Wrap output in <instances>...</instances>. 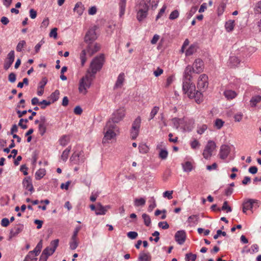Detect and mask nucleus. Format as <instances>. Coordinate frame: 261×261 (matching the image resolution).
Wrapping results in <instances>:
<instances>
[{
    "label": "nucleus",
    "instance_id": "11",
    "mask_svg": "<svg viewBox=\"0 0 261 261\" xmlns=\"http://www.w3.org/2000/svg\"><path fill=\"white\" fill-rule=\"evenodd\" d=\"M259 206L258 201L257 200L250 199L243 203V212L245 213L246 211L251 210L254 205Z\"/></svg>",
    "mask_w": 261,
    "mask_h": 261
},
{
    "label": "nucleus",
    "instance_id": "5",
    "mask_svg": "<svg viewBox=\"0 0 261 261\" xmlns=\"http://www.w3.org/2000/svg\"><path fill=\"white\" fill-rule=\"evenodd\" d=\"M104 63V55H100L94 58L90 64V69L92 74H95L98 71L101 69Z\"/></svg>",
    "mask_w": 261,
    "mask_h": 261
},
{
    "label": "nucleus",
    "instance_id": "10",
    "mask_svg": "<svg viewBox=\"0 0 261 261\" xmlns=\"http://www.w3.org/2000/svg\"><path fill=\"white\" fill-rule=\"evenodd\" d=\"M208 85V76L205 74H201L198 79L197 87L201 90L205 89Z\"/></svg>",
    "mask_w": 261,
    "mask_h": 261
},
{
    "label": "nucleus",
    "instance_id": "39",
    "mask_svg": "<svg viewBox=\"0 0 261 261\" xmlns=\"http://www.w3.org/2000/svg\"><path fill=\"white\" fill-rule=\"evenodd\" d=\"M142 217L143 219L145 225L147 226H149L151 223V219L149 216L146 214H143Z\"/></svg>",
    "mask_w": 261,
    "mask_h": 261
},
{
    "label": "nucleus",
    "instance_id": "21",
    "mask_svg": "<svg viewBox=\"0 0 261 261\" xmlns=\"http://www.w3.org/2000/svg\"><path fill=\"white\" fill-rule=\"evenodd\" d=\"M109 206H103L100 203H98L96 204V210L95 214L97 215H105L107 211V209L109 208Z\"/></svg>",
    "mask_w": 261,
    "mask_h": 261
},
{
    "label": "nucleus",
    "instance_id": "18",
    "mask_svg": "<svg viewBox=\"0 0 261 261\" xmlns=\"http://www.w3.org/2000/svg\"><path fill=\"white\" fill-rule=\"evenodd\" d=\"M230 148L228 145H222L220 147L219 155L221 159H225L229 154Z\"/></svg>",
    "mask_w": 261,
    "mask_h": 261
},
{
    "label": "nucleus",
    "instance_id": "61",
    "mask_svg": "<svg viewBox=\"0 0 261 261\" xmlns=\"http://www.w3.org/2000/svg\"><path fill=\"white\" fill-rule=\"evenodd\" d=\"M46 250H43L39 259V261H46L48 255L45 254Z\"/></svg>",
    "mask_w": 261,
    "mask_h": 261
},
{
    "label": "nucleus",
    "instance_id": "19",
    "mask_svg": "<svg viewBox=\"0 0 261 261\" xmlns=\"http://www.w3.org/2000/svg\"><path fill=\"white\" fill-rule=\"evenodd\" d=\"M22 185L23 188L26 190L30 191L31 193L34 192V190L32 185V180L30 177H25L23 180Z\"/></svg>",
    "mask_w": 261,
    "mask_h": 261
},
{
    "label": "nucleus",
    "instance_id": "43",
    "mask_svg": "<svg viewBox=\"0 0 261 261\" xmlns=\"http://www.w3.org/2000/svg\"><path fill=\"white\" fill-rule=\"evenodd\" d=\"M198 218L199 217L197 215H192L188 218V222L189 223H193L196 224L198 222Z\"/></svg>",
    "mask_w": 261,
    "mask_h": 261
},
{
    "label": "nucleus",
    "instance_id": "35",
    "mask_svg": "<svg viewBox=\"0 0 261 261\" xmlns=\"http://www.w3.org/2000/svg\"><path fill=\"white\" fill-rule=\"evenodd\" d=\"M37 258L35 255L33 254V252H29L26 256L24 261H36Z\"/></svg>",
    "mask_w": 261,
    "mask_h": 261
},
{
    "label": "nucleus",
    "instance_id": "1",
    "mask_svg": "<svg viewBox=\"0 0 261 261\" xmlns=\"http://www.w3.org/2000/svg\"><path fill=\"white\" fill-rule=\"evenodd\" d=\"M182 90L190 98H194L197 103H200L202 100V93L196 90L195 85L191 82H183Z\"/></svg>",
    "mask_w": 261,
    "mask_h": 261
},
{
    "label": "nucleus",
    "instance_id": "38",
    "mask_svg": "<svg viewBox=\"0 0 261 261\" xmlns=\"http://www.w3.org/2000/svg\"><path fill=\"white\" fill-rule=\"evenodd\" d=\"M193 168L191 162H186L184 165H183V169L186 172H190L192 171Z\"/></svg>",
    "mask_w": 261,
    "mask_h": 261
},
{
    "label": "nucleus",
    "instance_id": "48",
    "mask_svg": "<svg viewBox=\"0 0 261 261\" xmlns=\"http://www.w3.org/2000/svg\"><path fill=\"white\" fill-rule=\"evenodd\" d=\"M168 151L165 149H161L159 153V158L162 160H165L168 156Z\"/></svg>",
    "mask_w": 261,
    "mask_h": 261
},
{
    "label": "nucleus",
    "instance_id": "13",
    "mask_svg": "<svg viewBox=\"0 0 261 261\" xmlns=\"http://www.w3.org/2000/svg\"><path fill=\"white\" fill-rule=\"evenodd\" d=\"M100 48V46L97 43H89L87 47L88 55L91 57L94 54L98 51Z\"/></svg>",
    "mask_w": 261,
    "mask_h": 261
},
{
    "label": "nucleus",
    "instance_id": "25",
    "mask_svg": "<svg viewBox=\"0 0 261 261\" xmlns=\"http://www.w3.org/2000/svg\"><path fill=\"white\" fill-rule=\"evenodd\" d=\"M126 0H120L119 6L120 8L119 16L121 17L125 13Z\"/></svg>",
    "mask_w": 261,
    "mask_h": 261
},
{
    "label": "nucleus",
    "instance_id": "60",
    "mask_svg": "<svg viewBox=\"0 0 261 261\" xmlns=\"http://www.w3.org/2000/svg\"><path fill=\"white\" fill-rule=\"evenodd\" d=\"M225 8V5L224 3H221L218 8V13L220 15L222 14Z\"/></svg>",
    "mask_w": 261,
    "mask_h": 261
},
{
    "label": "nucleus",
    "instance_id": "40",
    "mask_svg": "<svg viewBox=\"0 0 261 261\" xmlns=\"http://www.w3.org/2000/svg\"><path fill=\"white\" fill-rule=\"evenodd\" d=\"M159 110V107L155 106L153 108V109L151 110V112L150 113V118L149 119V120L152 119L154 117V116L158 113Z\"/></svg>",
    "mask_w": 261,
    "mask_h": 261
},
{
    "label": "nucleus",
    "instance_id": "51",
    "mask_svg": "<svg viewBox=\"0 0 261 261\" xmlns=\"http://www.w3.org/2000/svg\"><path fill=\"white\" fill-rule=\"evenodd\" d=\"M181 121V119L177 118H174L172 119V121L173 123L174 127H175L176 129H177L179 127L180 122Z\"/></svg>",
    "mask_w": 261,
    "mask_h": 261
},
{
    "label": "nucleus",
    "instance_id": "37",
    "mask_svg": "<svg viewBox=\"0 0 261 261\" xmlns=\"http://www.w3.org/2000/svg\"><path fill=\"white\" fill-rule=\"evenodd\" d=\"M230 63L232 64V66H237L240 62V59L235 56H232L230 58Z\"/></svg>",
    "mask_w": 261,
    "mask_h": 261
},
{
    "label": "nucleus",
    "instance_id": "55",
    "mask_svg": "<svg viewBox=\"0 0 261 261\" xmlns=\"http://www.w3.org/2000/svg\"><path fill=\"white\" fill-rule=\"evenodd\" d=\"M150 202H151V203L149 204L148 206V210L149 212H151L153 210V208H154L156 207V204L155 203V200L153 198H152L151 201H150Z\"/></svg>",
    "mask_w": 261,
    "mask_h": 261
},
{
    "label": "nucleus",
    "instance_id": "56",
    "mask_svg": "<svg viewBox=\"0 0 261 261\" xmlns=\"http://www.w3.org/2000/svg\"><path fill=\"white\" fill-rule=\"evenodd\" d=\"M51 103V102L50 101L43 100L40 102L39 105H41V108L42 109H44L46 106H49Z\"/></svg>",
    "mask_w": 261,
    "mask_h": 261
},
{
    "label": "nucleus",
    "instance_id": "36",
    "mask_svg": "<svg viewBox=\"0 0 261 261\" xmlns=\"http://www.w3.org/2000/svg\"><path fill=\"white\" fill-rule=\"evenodd\" d=\"M70 149L71 147H68L63 152L61 155V159L63 161H66L67 160Z\"/></svg>",
    "mask_w": 261,
    "mask_h": 261
},
{
    "label": "nucleus",
    "instance_id": "29",
    "mask_svg": "<svg viewBox=\"0 0 261 261\" xmlns=\"http://www.w3.org/2000/svg\"><path fill=\"white\" fill-rule=\"evenodd\" d=\"M42 247V242L41 240L37 245L35 249L31 251V252H33V254L35 255V256H37L39 253L40 252L41 249Z\"/></svg>",
    "mask_w": 261,
    "mask_h": 261
},
{
    "label": "nucleus",
    "instance_id": "46",
    "mask_svg": "<svg viewBox=\"0 0 261 261\" xmlns=\"http://www.w3.org/2000/svg\"><path fill=\"white\" fill-rule=\"evenodd\" d=\"M224 122L220 119H217L215 120L214 125L217 129H220L224 124Z\"/></svg>",
    "mask_w": 261,
    "mask_h": 261
},
{
    "label": "nucleus",
    "instance_id": "16",
    "mask_svg": "<svg viewBox=\"0 0 261 261\" xmlns=\"http://www.w3.org/2000/svg\"><path fill=\"white\" fill-rule=\"evenodd\" d=\"M194 71L197 73H200L203 71L204 64L202 60L197 59L193 63Z\"/></svg>",
    "mask_w": 261,
    "mask_h": 261
},
{
    "label": "nucleus",
    "instance_id": "47",
    "mask_svg": "<svg viewBox=\"0 0 261 261\" xmlns=\"http://www.w3.org/2000/svg\"><path fill=\"white\" fill-rule=\"evenodd\" d=\"M46 130V125L45 124H39V132L41 136H43Z\"/></svg>",
    "mask_w": 261,
    "mask_h": 261
},
{
    "label": "nucleus",
    "instance_id": "27",
    "mask_svg": "<svg viewBox=\"0 0 261 261\" xmlns=\"http://www.w3.org/2000/svg\"><path fill=\"white\" fill-rule=\"evenodd\" d=\"M79 244V239L77 237L74 238L73 237H71V241L70 242V248L71 250L75 249Z\"/></svg>",
    "mask_w": 261,
    "mask_h": 261
},
{
    "label": "nucleus",
    "instance_id": "12",
    "mask_svg": "<svg viewBox=\"0 0 261 261\" xmlns=\"http://www.w3.org/2000/svg\"><path fill=\"white\" fill-rule=\"evenodd\" d=\"M15 54L14 51L11 50L7 55L6 59L5 61L4 68L5 70H8L12 65L14 61Z\"/></svg>",
    "mask_w": 261,
    "mask_h": 261
},
{
    "label": "nucleus",
    "instance_id": "53",
    "mask_svg": "<svg viewBox=\"0 0 261 261\" xmlns=\"http://www.w3.org/2000/svg\"><path fill=\"white\" fill-rule=\"evenodd\" d=\"M200 145V143L196 139L191 142V147L193 149L198 148Z\"/></svg>",
    "mask_w": 261,
    "mask_h": 261
},
{
    "label": "nucleus",
    "instance_id": "58",
    "mask_svg": "<svg viewBox=\"0 0 261 261\" xmlns=\"http://www.w3.org/2000/svg\"><path fill=\"white\" fill-rule=\"evenodd\" d=\"M243 115L242 113H238L234 116V120L237 122H240L242 120Z\"/></svg>",
    "mask_w": 261,
    "mask_h": 261
},
{
    "label": "nucleus",
    "instance_id": "23",
    "mask_svg": "<svg viewBox=\"0 0 261 261\" xmlns=\"http://www.w3.org/2000/svg\"><path fill=\"white\" fill-rule=\"evenodd\" d=\"M138 261H150L151 256L149 253L141 252L139 255Z\"/></svg>",
    "mask_w": 261,
    "mask_h": 261
},
{
    "label": "nucleus",
    "instance_id": "15",
    "mask_svg": "<svg viewBox=\"0 0 261 261\" xmlns=\"http://www.w3.org/2000/svg\"><path fill=\"white\" fill-rule=\"evenodd\" d=\"M186 239V234L184 230L177 231L175 234V239L179 245L183 244Z\"/></svg>",
    "mask_w": 261,
    "mask_h": 261
},
{
    "label": "nucleus",
    "instance_id": "4",
    "mask_svg": "<svg viewBox=\"0 0 261 261\" xmlns=\"http://www.w3.org/2000/svg\"><path fill=\"white\" fill-rule=\"evenodd\" d=\"M93 75L90 73L88 70L85 76H83L80 80L79 83V90L80 93L86 94L87 92V89L89 88L92 81V76Z\"/></svg>",
    "mask_w": 261,
    "mask_h": 261
},
{
    "label": "nucleus",
    "instance_id": "54",
    "mask_svg": "<svg viewBox=\"0 0 261 261\" xmlns=\"http://www.w3.org/2000/svg\"><path fill=\"white\" fill-rule=\"evenodd\" d=\"M179 16V13L177 10H174L172 11L169 16V19L171 20H174L177 18Z\"/></svg>",
    "mask_w": 261,
    "mask_h": 261
},
{
    "label": "nucleus",
    "instance_id": "26",
    "mask_svg": "<svg viewBox=\"0 0 261 261\" xmlns=\"http://www.w3.org/2000/svg\"><path fill=\"white\" fill-rule=\"evenodd\" d=\"M224 95L227 99H232L236 97L237 93L234 91L228 90L224 91Z\"/></svg>",
    "mask_w": 261,
    "mask_h": 261
},
{
    "label": "nucleus",
    "instance_id": "50",
    "mask_svg": "<svg viewBox=\"0 0 261 261\" xmlns=\"http://www.w3.org/2000/svg\"><path fill=\"white\" fill-rule=\"evenodd\" d=\"M173 193V191H166L164 192L163 194V197L165 198H167L168 199H171L173 198L172 194Z\"/></svg>",
    "mask_w": 261,
    "mask_h": 261
},
{
    "label": "nucleus",
    "instance_id": "42",
    "mask_svg": "<svg viewBox=\"0 0 261 261\" xmlns=\"http://www.w3.org/2000/svg\"><path fill=\"white\" fill-rule=\"evenodd\" d=\"M26 45V42L24 40H21L18 42L16 46V49L18 52H20L23 47Z\"/></svg>",
    "mask_w": 261,
    "mask_h": 261
},
{
    "label": "nucleus",
    "instance_id": "59",
    "mask_svg": "<svg viewBox=\"0 0 261 261\" xmlns=\"http://www.w3.org/2000/svg\"><path fill=\"white\" fill-rule=\"evenodd\" d=\"M158 226L164 229H168L169 227V224L166 221L159 222L158 224Z\"/></svg>",
    "mask_w": 261,
    "mask_h": 261
},
{
    "label": "nucleus",
    "instance_id": "22",
    "mask_svg": "<svg viewBox=\"0 0 261 261\" xmlns=\"http://www.w3.org/2000/svg\"><path fill=\"white\" fill-rule=\"evenodd\" d=\"M23 225L22 224H18L11 229L10 231L11 237H14L19 233L23 229Z\"/></svg>",
    "mask_w": 261,
    "mask_h": 261
},
{
    "label": "nucleus",
    "instance_id": "30",
    "mask_svg": "<svg viewBox=\"0 0 261 261\" xmlns=\"http://www.w3.org/2000/svg\"><path fill=\"white\" fill-rule=\"evenodd\" d=\"M261 101V96L257 95L253 96L250 100L251 107H255L256 104Z\"/></svg>",
    "mask_w": 261,
    "mask_h": 261
},
{
    "label": "nucleus",
    "instance_id": "7",
    "mask_svg": "<svg viewBox=\"0 0 261 261\" xmlns=\"http://www.w3.org/2000/svg\"><path fill=\"white\" fill-rule=\"evenodd\" d=\"M141 119L138 116L134 121L131 129H130V138L132 140H135L138 136L141 126Z\"/></svg>",
    "mask_w": 261,
    "mask_h": 261
},
{
    "label": "nucleus",
    "instance_id": "63",
    "mask_svg": "<svg viewBox=\"0 0 261 261\" xmlns=\"http://www.w3.org/2000/svg\"><path fill=\"white\" fill-rule=\"evenodd\" d=\"M49 36L50 37H54L55 39L57 38V28H55L51 30L49 33Z\"/></svg>",
    "mask_w": 261,
    "mask_h": 261
},
{
    "label": "nucleus",
    "instance_id": "62",
    "mask_svg": "<svg viewBox=\"0 0 261 261\" xmlns=\"http://www.w3.org/2000/svg\"><path fill=\"white\" fill-rule=\"evenodd\" d=\"M197 7H193L191 8L188 14V17L190 18L192 17L197 11Z\"/></svg>",
    "mask_w": 261,
    "mask_h": 261
},
{
    "label": "nucleus",
    "instance_id": "41",
    "mask_svg": "<svg viewBox=\"0 0 261 261\" xmlns=\"http://www.w3.org/2000/svg\"><path fill=\"white\" fill-rule=\"evenodd\" d=\"M69 141V138L67 136H63L60 140V144L64 146L66 145Z\"/></svg>",
    "mask_w": 261,
    "mask_h": 261
},
{
    "label": "nucleus",
    "instance_id": "44",
    "mask_svg": "<svg viewBox=\"0 0 261 261\" xmlns=\"http://www.w3.org/2000/svg\"><path fill=\"white\" fill-rule=\"evenodd\" d=\"M207 128V126L206 124H202L197 127V133L198 134L201 135L204 133Z\"/></svg>",
    "mask_w": 261,
    "mask_h": 261
},
{
    "label": "nucleus",
    "instance_id": "28",
    "mask_svg": "<svg viewBox=\"0 0 261 261\" xmlns=\"http://www.w3.org/2000/svg\"><path fill=\"white\" fill-rule=\"evenodd\" d=\"M197 45L195 44L191 45L189 48L186 51V55L187 56L193 55L197 50Z\"/></svg>",
    "mask_w": 261,
    "mask_h": 261
},
{
    "label": "nucleus",
    "instance_id": "45",
    "mask_svg": "<svg viewBox=\"0 0 261 261\" xmlns=\"http://www.w3.org/2000/svg\"><path fill=\"white\" fill-rule=\"evenodd\" d=\"M45 175V171L43 169L38 170L35 173L36 179H40L42 178Z\"/></svg>",
    "mask_w": 261,
    "mask_h": 261
},
{
    "label": "nucleus",
    "instance_id": "9",
    "mask_svg": "<svg viewBox=\"0 0 261 261\" xmlns=\"http://www.w3.org/2000/svg\"><path fill=\"white\" fill-rule=\"evenodd\" d=\"M97 29V27L95 25L90 28L86 33L85 37V41L87 44L93 42L97 39V36L95 32Z\"/></svg>",
    "mask_w": 261,
    "mask_h": 261
},
{
    "label": "nucleus",
    "instance_id": "24",
    "mask_svg": "<svg viewBox=\"0 0 261 261\" xmlns=\"http://www.w3.org/2000/svg\"><path fill=\"white\" fill-rule=\"evenodd\" d=\"M74 11L76 12L79 16L82 15L84 11V7L81 2L77 3L73 9Z\"/></svg>",
    "mask_w": 261,
    "mask_h": 261
},
{
    "label": "nucleus",
    "instance_id": "20",
    "mask_svg": "<svg viewBox=\"0 0 261 261\" xmlns=\"http://www.w3.org/2000/svg\"><path fill=\"white\" fill-rule=\"evenodd\" d=\"M125 81V74L124 73H121L119 74L116 83L114 85V89L121 88Z\"/></svg>",
    "mask_w": 261,
    "mask_h": 261
},
{
    "label": "nucleus",
    "instance_id": "8",
    "mask_svg": "<svg viewBox=\"0 0 261 261\" xmlns=\"http://www.w3.org/2000/svg\"><path fill=\"white\" fill-rule=\"evenodd\" d=\"M216 145L214 141H208L203 151V158L206 160L210 159L213 152L216 149Z\"/></svg>",
    "mask_w": 261,
    "mask_h": 261
},
{
    "label": "nucleus",
    "instance_id": "34",
    "mask_svg": "<svg viewBox=\"0 0 261 261\" xmlns=\"http://www.w3.org/2000/svg\"><path fill=\"white\" fill-rule=\"evenodd\" d=\"M225 27L227 32H230L232 31L234 28V21L229 20L226 22Z\"/></svg>",
    "mask_w": 261,
    "mask_h": 261
},
{
    "label": "nucleus",
    "instance_id": "49",
    "mask_svg": "<svg viewBox=\"0 0 261 261\" xmlns=\"http://www.w3.org/2000/svg\"><path fill=\"white\" fill-rule=\"evenodd\" d=\"M186 258L187 261H195L196 258V255L191 253H187L186 255Z\"/></svg>",
    "mask_w": 261,
    "mask_h": 261
},
{
    "label": "nucleus",
    "instance_id": "57",
    "mask_svg": "<svg viewBox=\"0 0 261 261\" xmlns=\"http://www.w3.org/2000/svg\"><path fill=\"white\" fill-rule=\"evenodd\" d=\"M173 81V76H169V77H168L166 80L165 87L166 88L169 87L170 86V85L172 83Z\"/></svg>",
    "mask_w": 261,
    "mask_h": 261
},
{
    "label": "nucleus",
    "instance_id": "14",
    "mask_svg": "<svg viewBox=\"0 0 261 261\" xmlns=\"http://www.w3.org/2000/svg\"><path fill=\"white\" fill-rule=\"evenodd\" d=\"M59 244V240L56 239L51 242L50 246L46 247L44 250H46L45 254L50 256L55 251Z\"/></svg>",
    "mask_w": 261,
    "mask_h": 261
},
{
    "label": "nucleus",
    "instance_id": "31",
    "mask_svg": "<svg viewBox=\"0 0 261 261\" xmlns=\"http://www.w3.org/2000/svg\"><path fill=\"white\" fill-rule=\"evenodd\" d=\"M60 92L58 90H55L50 95L49 98L52 100L51 102L53 103L56 101L59 97Z\"/></svg>",
    "mask_w": 261,
    "mask_h": 261
},
{
    "label": "nucleus",
    "instance_id": "64",
    "mask_svg": "<svg viewBox=\"0 0 261 261\" xmlns=\"http://www.w3.org/2000/svg\"><path fill=\"white\" fill-rule=\"evenodd\" d=\"M255 11L257 13H261V1L256 4Z\"/></svg>",
    "mask_w": 261,
    "mask_h": 261
},
{
    "label": "nucleus",
    "instance_id": "2",
    "mask_svg": "<svg viewBox=\"0 0 261 261\" xmlns=\"http://www.w3.org/2000/svg\"><path fill=\"white\" fill-rule=\"evenodd\" d=\"M119 128L111 121L109 120L104 128V137L102 139L103 143H108L109 141L114 139L117 133H119Z\"/></svg>",
    "mask_w": 261,
    "mask_h": 261
},
{
    "label": "nucleus",
    "instance_id": "52",
    "mask_svg": "<svg viewBox=\"0 0 261 261\" xmlns=\"http://www.w3.org/2000/svg\"><path fill=\"white\" fill-rule=\"evenodd\" d=\"M221 210L222 211H226L227 212H230L232 211L231 207L228 205V202L226 201L224 202Z\"/></svg>",
    "mask_w": 261,
    "mask_h": 261
},
{
    "label": "nucleus",
    "instance_id": "3",
    "mask_svg": "<svg viewBox=\"0 0 261 261\" xmlns=\"http://www.w3.org/2000/svg\"><path fill=\"white\" fill-rule=\"evenodd\" d=\"M150 1L151 0H141L136 6L137 18L138 21H141L147 17Z\"/></svg>",
    "mask_w": 261,
    "mask_h": 261
},
{
    "label": "nucleus",
    "instance_id": "32",
    "mask_svg": "<svg viewBox=\"0 0 261 261\" xmlns=\"http://www.w3.org/2000/svg\"><path fill=\"white\" fill-rule=\"evenodd\" d=\"M87 53V50L83 49L80 54V59L81 60L82 66H84L86 62L87 58L86 57Z\"/></svg>",
    "mask_w": 261,
    "mask_h": 261
},
{
    "label": "nucleus",
    "instance_id": "6",
    "mask_svg": "<svg viewBox=\"0 0 261 261\" xmlns=\"http://www.w3.org/2000/svg\"><path fill=\"white\" fill-rule=\"evenodd\" d=\"M125 115V108L124 107H119L114 111L110 120L114 124L118 123L124 119Z\"/></svg>",
    "mask_w": 261,
    "mask_h": 261
},
{
    "label": "nucleus",
    "instance_id": "33",
    "mask_svg": "<svg viewBox=\"0 0 261 261\" xmlns=\"http://www.w3.org/2000/svg\"><path fill=\"white\" fill-rule=\"evenodd\" d=\"M146 200L143 198H136L134 200V204L136 206H143L145 205Z\"/></svg>",
    "mask_w": 261,
    "mask_h": 261
},
{
    "label": "nucleus",
    "instance_id": "17",
    "mask_svg": "<svg viewBox=\"0 0 261 261\" xmlns=\"http://www.w3.org/2000/svg\"><path fill=\"white\" fill-rule=\"evenodd\" d=\"M192 72H194V68L190 65L187 66L185 70L183 82H191Z\"/></svg>",
    "mask_w": 261,
    "mask_h": 261
}]
</instances>
